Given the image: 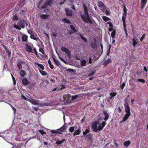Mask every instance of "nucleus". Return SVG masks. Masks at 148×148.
<instances>
[{"label": "nucleus", "mask_w": 148, "mask_h": 148, "mask_svg": "<svg viewBox=\"0 0 148 148\" xmlns=\"http://www.w3.org/2000/svg\"><path fill=\"white\" fill-rule=\"evenodd\" d=\"M52 0H47V1L45 2L44 4L46 5L50 6L53 4Z\"/></svg>", "instance_id": "16"}, {"label": "nucleus", "mask_w": 148, "mask_h": 148, "mask_svg": "<svg viewBox=\"0 0 148 148\" xmlns=\"http://www.w3.org/2000/svg\"><path fill=\"white\" fill-rule=\"evenodd\" d=\"M112 62L110 59H108L107 60H105L103 62V65L105 66H106Z\"/></svg>", "instance_id": "11"}, {"label": "nucleus", "mask_w": 148, "mask_h": 148, "mask_svg": "<svg viewBox=\"0 0 148 148\" xmlns=\"http://www.w3.org/2000/svg\"><path fill=\"white\" fill-rule=\"evenodd\" d=\"M29 101L34 105H37L41 107L47 106H48V104L46 103L38 102L39 100H36L33 99H32L31 100L29 99Z\"/></svg>", "instance_id": "2"}, {"label": "nucleus", "mask_w": 148, "mask_h": 148, "mask_svg": "<svg viewBox=\"0 0 148 148\" xmlns=\"http://www.w3.org/2000/svg\"><path fill=\"white\" fill-rule=\"evenodd\" d=\"M70 27L71 29L73 30V31L74 32H77V30L76 29H75V27H74V26L72 25H70Z\"/></svg>", "instance_id": "43"}, {"label": "nucleus", "mask_w": 148, "mask_h": 148, "mask_svg": "<svg viewBox=\"0 0 148 148\" xmlns=\"http://www.w3.org/2000/svg\"><path fill=\"white\" fill-rule=\"evenodd\" d=\"M69 49L66 48L64 47H62L61 48V51H63L66 53Z\"/></svg>", "instance_id": "41"}, {"label": "nucleus", "mask_w": 148, "mask_h": 148, "mask_svg": "<svg viewBox=\"0 0 148 148\" xmlns=\"http://www.w3.org/2000/svg\"><path fill=\"white\" fill-rule=\"evenodd\" d=\"M25 50L26 51L29 53H32V49L30 46L27 44L26 45V47Z\"/></svg>", "instance_id": "14"}, {"label": "nucleus", "mask_w": 148, "mask_h": 148, "mask_svg": "<svg viewBox=\"0 0 148 148\" xmlns=\"http://www.w3.org/2000/svg\"><path fill=\"white\" fill-rule=\"evenodd\" d=\"M116 31L115 30H113L111 33V36L112 38H114L115 35Z\"/></svg>", "instance_id": "39"}, {"label": "nucleus", "mask_w": 148, "mask_h": 148, "mask_svg": "<svg viewBox=\"0 0 148 148\" xmlns=\"http://www.w3.org/2000/svg\"><path fill=\"white\" fill-rule=\"evenodd\" d=\"M30 38L35 40H38L39 39V37H35L34 36L33 34H31L30 36Z\"/></svg>", "instance_id": "27"}, {"label": "nucleus", "mask_w": 148, "mask_h": 148, "mask_svg": "<svg viewBox=\"0 0 148 148\" xmlns=\"http://www.w3.org/2000/svg\"><path fill=\"white\" fill-rule=\"evenodd\" d=\"M6 53L8 54V56L9 57H10L11 54V52L8 49H7L5 50Z\"/></svg>", "instance_id": "45"}, {"label": "nucleus", "mask_w": 148, "mask_h": 148, "mask_svg": "<svg viewBox=\"0 0 148 148\" xmlns=\"http://www.w3.org/2000/svg\"><path fill=\"white\" fill-rule=\"evenodd\" d=\"M103 114L104 116H105L104 120L105 121H106L108 119L109 115L108 113L105 111L103 112Z\"/></svg>", "instance_id": "21"}, {"label": "nucleus", "mask_w": 148, "mask_h": 148, "mask_svg": "<svg viewBox=\"0 0 148 148\" xmlns=\"http://www.w3.org/2000/svg\"><path fill=\"white\" fill-rule=\"evenodd\" d=\"M23 62H21L17 64L19 70H22V66L21 65V64Z\"/></svg>", "instance_id": "37"}, {"label": "nucleus", "mask_w": 148, "mask_h": 148, "mask_svg": "<svg viewBox=\"0 0 148 148\" xmlns=\"http://www.w3.org/2000/svg\"><path fill=\"white\" fill-rule=\"evenodd\" d=\"M81 17L83 21L85 22L86 23H88L89 22L91 24L92 23V21L90 18L88 20H87L85 16L84 15H81Z\"/></svg>", "instance_id": "6"}, {"label": "nucleus", "mask_w": 148, "mask_h": 148, "mask_svg": "<svg viewBox=\"0 0 148 148\" xmlns=\"http://www.w3.org/2000/svg\"><path fill=\"white\" fill-rule=\"evenodd\" d=\"M18 17L17 16V15H15L13 17V20L14 21L16 20H18Z\"/></svg>", "instance_id": "62"}, {"label": "nucleus", "mask_w": 148, "mask_h": 148, "mask_svg": "<svg viewBox=\"0 0 148 148\" xmlns=\"http://www.w3.org/2000/svg\"><path fill=\"white\" fill-rule=\"evenodd\" d=\"M62 21L66 23H68V24H71L72 23L69 20L66 18L62 19Z\"/></svg>", "instance_id": "24"}, {"label": "nucleus", "mask_w": 148, "mask_h": 148, "mask_svg": "<svg viewBox=\"0 0 148 148\" xmlns=\"http://www.w3.org/2000/svg\"><path fill=\"white\" fill-rule=\"evenodd\" d=\"M36 64L41 69L43 70L45 69L44 66L42 64L36 63Z\"/></svg>", "instance_id": "32"}, {"label": "nucleus", "mask_w": 148, "mask_h": 148, "mask_svg": "<svg viewBox=\"0 0 148 148\" xmlns=\"http://www.w3.org/2000/svg\"><path fill=\"white\" fill-rule=\"evenodd\" d=\"M78 95H75L73 96L72 97L71 99L72 100H73L78 98Z\"/></svg>", "instance_id": "48"}, {"label": "nucleus", "mask_w": 148, "mask_h": 148, "mask_svg": "<svg viewBox=\"0 0 148 148\" xmlns=\"http://www.w3.org/2000/svg\"><path fill=\"white\" fill-rule=\"evenodd\" d=\"M125 18H122V20L123 23V25L124 29L126 28L125 24Z\"/></svg>", "instance_id": "42"}, {"label": "nucleus", "mask_w": 148, "mask_h": 148, "mask_svg": "<svg viewBox=\"0 0 148 148\" xmlns=\"http://www.w3.org/2000/svg\"><path fill=\"white\" fill-rule=\"evenodd\" d=\"M102 18L104 21L106 22L111 20L110 18L105 16H103L102 17Z\"/></svg>", "instance_id": "38"}, {"label": "nucleus", "mask_w": 148, "mask_h": 148, "mask_svg": "<svg viewBox=\"0 0 148 148\" xmlns=\"http://www.w3.org/2000/svg\"><path fill=\"white\" fill-rule=\"evenodd\" d=\"M49 83V82L47 80H44L43 82V85H45V86H46Z\"/></svg>", "instance_id": "44"}, {"label": "nucleus", "mask_w": 148, "mask_h": 148, "mask_svg": "<svg viewBox=\"0 0 148 148\" xmlns=\"http://www.w3.org/2000/svg\"><path fill=\"white\" fill-rule=\"evenodd\" d=\"M140 72L138 71L134 75V76H136V75H138L139 76H140Z\"/></svg>", "instance_id": "64"}, {"label": "nucleus", "mask_w": 148, "mask_h": 148, "mask_svg": "<svg viewBox=\"0 0 148 148\" xmlns=\"http://www.w3.org/2000/svg\"><path fill=\"white\" fill-rule=\"evenodd\" d=\"M100 9L102 12H103L104 13L105 12V10L108 9L109 10V9L106 7V8L104 7H102L100 8Z\"/></svg>", "instance_id": "46"}, {"label": "nucleus", "mask_w": 148, "mask_h": 148, "mask_svg": "<svg viewBox=\"0 0 148 148\" xmlns=\"http://www.w3.org/2000/svg\"><path fill=\"white\" fill-rule=\"evenodd\" d=\"M39 51L42 53V54H44L45 53L43 49L42 48H40L39 49Z\"/></svg>", "instance_id": "61"}, {"label": "nucleus", "mask_w": 148, "mask_h": 148, "mask_svg": "<svg viewBox=\"0 0 148 148\" xmlns=\"http://www.w3.org/2000/svg\"><path fill=\"white\" fill-rule=\"evenodd\" d=\"M126 114L124 115L122 122H125L131 115L130 110H125Z\"/></svg>", "instance_id": "3"}, {"label": "nucleus", "mask_w": 148, "mask_h": 148, "mask_svg": "<svg viewBox=\"0 0 148 148\" xmlns=\"http://www.w3.org/2000/svg\"><path fill=\"white\" fill-rule=\"evenodd\" d=\"M132 45L134 47H135L137 44V39L136 38H134L132 39Z\"/></svg>", "instance_id": "20"}, {"label": "nucleus", "mask_w": 148, "mask_h": 148, "mask_svg": "<svg viewBox=\"0 0 148 148\" xmlns=\"http://www.w3.org/2000/svg\"><path fill=\"white\" fill-rule=\"evenodd\" d=\"M20 74L22 77H23L25 75L26 73L25 71L23 70H21L20 72Z\"/></svg>", "instance_id": "31"}, {"label": "nucleus", "mask_w": 148, "mask_h": 148, "mask_svg": "<svg viewBox=\"0 0 148 148\" xmlns=\"http://www.w3.org/2000/svg\"><path fill=\"white\" fill-rule=\"evenodd\" d=\"M39 131L42 135H43L44 134H46V132L43 130H39Z\"/></svg>", "instance_id": "57"}, {"label": "nucleus", "mask_w": 148, "mask_h": 148, "mask_svg": "<svg viewBox=\"0 0 148 148\" xmlns=\"http://www.w3.org/2000/svg\"><path fill=\"white\" fill-rule=\"evenodd\" d=\"M147 0H141L140 8L141 10H143L145 7L147 3Z\"/></svg>", "instance_id": "8"}, {"label": "nucleus", "mask_w": 148, "mask_h": 148, "mask_svg": "<svg viewBox=\"0 0 148 148\" xmlns=\"http://www.w3.org/2000/svg\"><path fill=\"white\" fill-rule=\"evenodd\" d=\"M11 75H12L13 81L14 84V85H15L16 84V81H15V79L14 77L13 76L12 74H11Z\"/></svg>", "instance_id": "60"}, {"label": "nucleus", "mask_w": 148, "mask_h": 148, "mask_svg": "<svg viewBox=\"0 0 148 148\" xmlns=\"http://www.w3.org/2000/svg\"><path fill=\"white\" fill-rule=\"evenodd\" d=\"M103 129V127H102L101 125H99L98 128L97 129V131L101 130Z\"/></svg>", "instance_id": "54"}, {"label": "nucleus", "mask_w": 148, "mask_h": 148, "mask_svg": "<svg viewBox=\"0 0 148 148\" xmlns=\"http://www.w3.org/2000/svg\"><path fill=\"white\" fill-rule=\"evenodd\" d=\"M145 34H144L143 35L142 37L140 38V41H142L143 40V39L145 38Z\"/></svg>", "instance_id": "63"}, {"label": "nucleus", "mask_w": 148, "mask_h": 148, "mask_svg": "<svg viewBox=\"0 0 148 148\" xmlns=\"http://www.w3.org/2000/svg\"><path fill=\"white\" fill-rule=\"evenodd\" d=\"M91 47L94 49L97 48V44L96 40L94 42H92L90 44Z\"/></svg>", "instance_id": "15"}, {"label": "nucleus", "mask_w": 148, "mask_h": 148, "mask_svg": "<svg viewBox=\"0 0 148 148\" xmlns=\"http://www.w3.org/2000/svg\"><path fill=\"white\" fill-rule=\"evenodd\" d=\"M27 36L26 35L23 36L22 39L23 41H26L27 40Z\"/></svg>", "instance_id": "29"}, {"label": "nucleus", "mask_w": 148, "mask_h": 148, "mask_svg": "<svg viewBox=\"0 0 148 148\" xmlns=\"http://www.w3.org/2000/svg\"><path fill=\"white\" fill-rule=\"evenodd\" d=\"M63 97L64 100L66 101L68 100L71 97V95L70 94H68L67 95H64Z\"/></svg>", "instance_id": "17"}, {"label": "nucleus", "mask_w": 148, "mask_h": 148, "mask_svg": "<svg viewBox=\"0 0 148 148\" xmlns=\"http://www.w3.org/2000/svg\"><path fill=\"white\" fill-rule=\"evenodd\" d=\"M40 73L42 75H47V73L46 72L44 71H42L39 69Z\"/></svg>", "instance_id": "34"}, {"label": "nucleus", "mask_w": 148, "mask_h": 148, "mask_svg": "<svg viewBox=\"0 0 148 148\" xmlns=\"http://www.w3.org/2000/svg\"><path fill=\"white\" fill-rule=\"evenodd\" d=\"M106 124V122L105 121H103L101 123V125L102 126V127H103H103L105 126Z\"/></svg>", "instance_id": "56"}, {"label": "nucleus", "mask_w": 148, "mask_h": 148, "mask_svg": "<svg viewBox=\"0 0 148 148\" xmlns=\"http://www.w3.org/2000/svg\"><path fill=\"white\" fill-rule=\"evenodd\" d=\"M97 5L98 7L100 8L102 7H104L106 8V7L104 3L101 1L99 0L97 2Z\"/></svg>", "instance_id": "9"}, {"label": "nucleus", "mask_w": 148, "mask_h": 148, "mask_svg": "<svg viewBox=\"0 0 148 148\" xmlns=\"http://www.w3.org/2000/svg\"><path fill=\"white\" fill-rule=\"evenodd\" d=\"M49 16V15L48 14H42L40 16V17L43 19H46L48 18Z\"/></svg>", "instance_id": "22"}, {"label": "nucleus", "mask_w": 148, "mask_h": 148, "mask_svg": "<svg viewBox=\"0 0 148 148\" xmlns=\"http://www.w3.org/2000/svg\"><path fill=\"white\" fill-rule=\"evenodd\" d=\"M26 22V21L25 20H20L17 23V25H14V27L17 29L20 30V27L22 28H24L25 24H26V26H27V24Z\"/></svg>", "instance_id": "1"}, {"label": "nucleus", "mask_w": 148, "mask_h": 148, "mask_svg": "<svg viewBox=\"0 0 148 148\" xmlns=\"http://www.w3.org/2000/svg\"><path fill=\"white\" fill-rule=\"evenodd\" d=\"M137 80L140 82H141L143 83H145V80L143 79H137Z\"/></svg>", "instance_id": "51"}, {"label": "nucleus", "mask_w": 148, "mask_h": 148, "mask_svg": "<svg viewBox=\"0 0 148 148\" xmlns=\"http://www.w3.org/2000/svg\"><path fill=\"white\" fill-rule=\"evenodd\" d=\"M66 140L65 139H63L62 140H58L56 142V143L57 145H60Z\"/></svg>", "instance_id": "30"}, {"label": "nucleus", "mask_w": 148, "mask_h": 148, "mask_svg": "<svg viewBox=\"0 0 148 148\" xmlns=\"http://www.w3.org/2000/svg\"><path fill=\"white\" fill-rule=\"evenodd\" d=\"M123 13L122 18H126L127 13V10L126 7L124 5L123 6Z\"/></svg>", "instance_id": "12"}, {"label": "nucleus", "mask_w": 148, "mask_h": 148, "mask_svg": "<svg viewBox=\"0 0 148 148\" xmlns=\"http://www.w3.org/2000/svg\"><path fill=\"white\" fill-rule=\"evenodd\" d=\"M86 62L84 60H83L81 62V65L82 66H84L86 65Z\"/></svg>", "instance_id": "28"}, {"label": "nucleus", "mask_w": 148, "mask_h": 148, "mask_svg": "<svg viewBox=\"0 0 148 148\" xmlns=\"http://www.w3.org/2000/svg\"><path fill=\"white\" fill-rule=\"evenodd\" d=\"M21 97H22V98H23L26 101H29V99L27 98H26V97H25L23 95H21Z\"/></svg>", "instance_id": "58"}, {"label": "nucleus", "mask_w": 148, "mask_h": 148, "mask_svg": "<svg viewBox=\"0 0 148 148\" xmlns=\"http://www.w3.org/2000/svg\"><path fill=\"white\" fill-rule=\"evenodd\" d=\"M92 128L94 132H95L97 131V123L96 122H94L92 124Z\"/></svg>", "instance_id": "7"}, {"label": "nucleus", "mask_w": 148, "mask_h": 148, "mask_svg": "<svg viewBox=\"0 0 148 148\" xmlns=\"http://www.w3.org/2000/svg\"><path fill=\"white\" fill-rule=\"evenodd\" d=\"M79 35L81 38L85 42H87V39L85 38L84 36L81 34H79Z\"/></svg>", "instance_id": "36"}, {"label": "nucleus", "mask_w": 148, "mask_h": 148, "mask_svg": "<svg viewBox=\"0 0 148 148\" xmlns=\"http://www.w3.org/2000/svg\"><path fill=\"white\" fill-rule=\"evenodd\" d=\"M95 73V70H94L93 71H92L91 72L90 74H89V76H92Z\"/></svg>", "instance_id": "52"}, {"label": "nucleus", "mask_w": 148, "mask_h": 148, "mask_svg": "<svg viewBox=\"0 0 148 148\" xmlns=\"http://www.w3.org/2000/svg\"><path fill=\"white\" fill-rule=\"evenodd\" d=\"M92 135L91 134H88L87 135L85 136L87 137V139L88 140L92 139Z\"/></svg>", "instance_id": "35"}, {"label": "nucleus", "mask_w": 148, "mask_h": 148, "mask_svg": "<svg viewBox=\"0 0 148 148\" xmlns=\"http://www.w3.org/2000/svg\"><path fill=\"white\" fill-rule=\"evenodd\" d=\"M22 83L24 85H27L29 84V82L28 81L27 79L24 78L22 80Z\"/></svg>", "instance_id": "19"}, {"label": "nucleus", "mask_w": 148, "mask_h": 148, "mask_svg": "<svg viewBox=\"0 0 148 148\" xmlns=\"http://www.w3.org/2000/svg\"><path fill=\"white\" fill-rule=\"evenodd\" d=\"M83 7L84 9L85 15L88 14V9L87 6L84 4L83 5Z\"/></svg>", "instance_id": "23"}, {"label": "nucleus", "mask_w": 148, "mask_h": 148, "mask_svg": "<svg viewBox=\"0 0 148 148\" xmlns=\"http://www.w3.org/2000/svg\"><path fill=\"white\" fill-rule=\"evenodd\" d=\"M97 59H96V58H95V56H93L92 58L91 57H90L89 59V61L88 62L90 64H91L92 63V61H95L97 60Z\"/></svg>", "instance_id": "13"}, {"label": "nucleus", "mask_w": 148, "mask_h": 148, "mask_svg": "<svg viewBox=\"0 0 148 148\" xmlns=\"http://www.w3.org/2000/svg\"><path fill=\"white\" fill-rule=\"evenodd\" d=\"M67 127V126L66 125V124L65 123L62 127L58 129V130L61 132H63L66 130Z\"/></svg>", "instance_id": "10"}, {"label": "nucleus", "mask_w": 148, "mask_h": 148, "mask_svg": "<svg viewBox=\"0 0 148 148\" xmlns=\"http://www.w3.org/2000/svg\"><path fill=\"white\" fill-rule=\"evenodd\" d=\"M131 143L130 140L126 141L124 143L123 145L127 147L130 145Z\"/></svg>", "instance_id": "33"}, {"label": "nucleus", "mask_w": 148, "mask_h": 148, "mask_svg": "<svg viewBox=\"0 0 148 148\" xmlns=\"http://www.w3.org/2000/svg\"><path fill=\"white\" fill-rule=\"evenodd\" d=\"M129 96L124 99L125 103L124 106L125 107V110H130V106L129 104Z\"/></svg>", "instance_id": "4"}, {"label": "nucleus", "mask_w": 148, "mask_h": 148, "mask_svg": "<svg viewBox=\"0 0 148 148\" xmlns=\"http://www.w3.org/2000/svg\"><path fill=\"white\" fill-rule=\"evenodd\" d=\"M110 10H106L105 11L106 14V15H109L110 14Z\"/></svg>", "instance_id": "59"}, {"label": "nucleus", "mask_w": 148, "mask_h": 148, "mask_svg": "<svg viewBox=\"0 0 148 148\" xmlns=\"http://www.w3.org/2000/svg\"><path fill=\"white\" fill-rule=\"evenodd\" d=\"M51 132L53 133H59L60 134H62V133L61 132H60L58 131H57L56 130H52L51 131Z\"/></svg>", "instance_id": "49"}, {"label": "nucleus", "mask_w": 148, "mask_h": 148, "mask_svg": "<svg viewBox=\"0 0 148 148\" xmlns=\"http://www.w3.org/2000/svg\"><path fill=\"white\" fill-rule=\"evenodd\" d=\"M77 129V127L76 126L71 127L69 128V131L71 132H72L74 131L75 129L76 130Z\"/></svg>", "instance_id": "26"}, {"label": "nucleus", "mask_w": 148, "mask_h": 148, "mask_svg": "<svg viewBox=\"0 0 148 148\" xmlns=\"http://www.w3.org/2000/svg\"><path fill=\"white\" fill-rule=\"evenodd\" d=\"M90 132L89 130L88 129H86L85 131V132H83V134L84 135L86 136L87 133H89Z\"/></svg>", "instance_id": "47"}, {"label": "nucleus", "mask_w": 148, "mask_h": 148, "mask_svg": "<svg viewBox=\"0 0 148 148\" xmlns=\"http://www.w3.org/2000/svg\"><path fill=\"white\" fill-rule=\"evenodd\" d=\"M80 130V127H79L77 130H76L73 133V136H75L76 135H78L81 132Z\"/></svg>", "instance_id": "18"}, {"label": "nucleus", "mask_w": 148, "mask_h": 148, "mask_svg": "<svg viewBox=\"0 0 148 148\" xmlns=\"http://www.w3.org/2000/svg\"><path fill=\"white\" fill-rule=\"evenodd\" d=\"M53 59L54 62L57 66H59L60 65V64L58 60L55 59L53 57Z\"/></svg>", "instance_id": "25"}, {"label": "nucleus", "mask_w": 148, "mask_h": 148, "mask_svg": "<svg viewBox=\"0 0 148 148\" xmlns=\"http://www.w3.org/2000/svg\"><path fill=\"white\" fill-rule=\"evenodd\" d=\"M111 45H110V46H109V49L108 50L107 52V55L108 56H109V54H110V49L111 48Z\"/></svg>", "instance_id": "53"}, {"label": "nucleus", "mask_w": 148, "mask_h": 148, "mask_svg": "<svg viewBox=\"0 0 148 148\" xmlns=\"http://www.w3.org/2000/svg\"><path fill=\"white\" fill-rule=\"evenodd\" d=\"M107 24H109V26L110 27H113V24L110 21H108L107 22Z\"/></svg>", "instance_id": "55"}, {"label": "nucleus", "mask_w": 148, "mask_h": 148, "mask_svg": "<svg viewBox=\"0 0 148 148\" xmlns=\"http://www.w3.org/2000/svg\"><path fill=\"white\" fill-rule=\"evenodd\" d=\"M110 96H112V97H113L116 95V93L115 92H112L110 93Z\"/></svg>", "instance_id": "50"}, {"label": "nucleus", "mask_w": 148, "mask_h": 148, "mask_svg": "<svg viewBox=\"0 0 148 148\" xmlns=\"http://www.w3.org/2000/svg\"><path fill=\"white\" fill-rule=\"evenodd\" d=\"M66 14L67 16H72L73 15V12L69 8L65 9Z\"/></svg>", "instance_id": "5"}, {"label": "nucleus", "mask_w": 148, "mask_h": 148, "mask_svg": "<svg viewBox=\"0 0 148 148\" xmlns=\"http://www.w3.org/2000/svg\"><path fill=\"white\" fill-rule=\"evenodd\" d=\"M66 53L67 54L68 57L69 58H71V53L69 49Z\"/></svg>", "instance_id": "40"}]
</instances>
